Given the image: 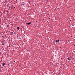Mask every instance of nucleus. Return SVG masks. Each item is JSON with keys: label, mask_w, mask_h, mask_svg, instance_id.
Instances as JSON below:
<instances>
[{"label": "nucleus", "mask_w": 75, "mask_h": 75, "mask_svg": "<svg viewBox=\"0 0 75 75\" xmlns=\"http://www.w3.org/2000/svg\"><path fill=\"white\" fill-rule=\"evenodd\" d=\"M59 40L58 39L57 40V42H59Z\"/></svg>", "instance_id": "nucleus-9"}, {"label": "nucleus", "mask_w": 75, "mask_h": 75, "mask_svg": "<svg viewBox=\"0 0 75 75\" xmlns=\"http://www.w3.org/2000/svg\"><path fill=\"white\" fill-rule=\"evenodd\" d=\"M5 64H6V63H3L2 64V66H3V67H4V65H5Z\"/></svg>", "instance_id": "nucleus-1"}, {"label": "nucleus", "mask_w": 75, "mask_h": 75, "mask_svg": "<svg viewBox=\"0 0 75 75\" xmlns=\"http://www.w3.org/2000/svg\"><path fill=\"white\" fill-rule=\"evenodd\" d=\"M2 37H3V38H4V36H2Z\"/></svg>", "instance_id": "nucleus-13"}, {"label": "nucleus", "mask_w": 75, "mask_h": 75, "mask_svg": "<svg viewBox=\"0 0 75 75\" xmlns=\"http://www.w3.org/2000/svg\"><path fill=\"white\" fill-rule=\"evenodd\" d=\"M7 12H8V13H9V12L8 11H7Z\"/></svg>", "instance_id": "nucleus-15"}, {"label": "nucleus", "mask_w": 75, "mask_h": 75, "mask_svg": "<svg viewBox=\"0 0 75 75\" xmlns=\"http://www.w3.org/2000/svg\"><path fill=\"white\" fill-rule=\"evenodd\" d=\"M12 34H13V33H12Z\"/></svg>", "instance_id": "nucleus-25"}, {"label": "nucleus", "mask_w": 75, "mask_h": 75, "mask_svg": "<svg viewBox=\"0 0 75 75\" xmlns=\"http://www.w3.org/2000/svg\"><path fill=\"white\" fill-rule=\"evenodd\" d=\"M6 27H9V24Z\"/></svg>", "instance_id": "nucleus-5"}, {"label": "nucleus", "mask_w": 75, "mask_h": 75, "mask_svg": "<svg viewBox=\"0 0 75 75\" xmlns=\"http://www.w3.org/2000/svg\"><path fill=\"white\" fill-rule=\"evenodd\" d=\"M13 34H16V32H14Z\"/></svg>", "instance_id": "nucleus-10"}, {"label": "nucleus", "mask_w": 75, "mask_h": 75, "mask_svg": "<svg viewBox=\"0 0 75 75\" xmlns=\"http://www.w3.org/2000/svg\"><path fill=\"white\" fill-rule=\"evenodd\" d=\"M22 5H24V4H24V3L23 4L22 3Z\"/></svg>", "instance_id": "nucleus-7"}, {"label": "nucleus", "mask_w": 75, "mask_h": 75, "mask_svg": "<svg viewBox=\"0 0 75 75\" xmlns=\"http://www.w3.org/2000/svg\"><path fill=\"white\" fill-rule=\"evenodd\" d=\"M56 42H58V40H56Z\"/></svg>", "instance_id": "nucleus-6"}, {"label": "nucleus", "mask_w": 75, "mask_h": 75, "mask_svg": "<svg viewBox=\"0 0 75 75\" xmlns=\"http://www.w3.org/2000/svg\"><path fill=\"white\" fill-rule=\"evenodd\" d=\"M26 24H28V25H30L31 24V22L28 23H26Z\"/></svg>", "instance_id": "nucleus-2"}, {"label": "nucleus", "mask_w": 75, "mask_h": 75, "mask_svg": "<svg viewBox=\"0 0 75 75\" xmlns=\"http://www.w3.org/2000/svg\"><path fill=\"white\" fill-rule=\"evenodd\" d=\"M17 1V0L16 1Z\"/></svg>", "instance_id": "nucleus-23"}, {"label": "nucleus", "mask_w": 75, "mask_h": 75, "mask_svg": "<svg viewBox=\"0 0 75 75\" xmlns=\"http://www.w3.org/2000/svg\"><path fill=\"white\" fill-rule=\"evenodd\" d=\"M67 59H68V60H69V61H71V59H69V58L68 57L67 58Z\"/></svg>", "instance_id": "nucleus-3"}, {"label": "nucleus", "mask_w": 75, "mask_h": 75, "mask_svg": "<svg viewBox=\"0 0 75 75\" xmlns=\"http://www.w3.org/2000/svg\"><path fill=\"white\" fill-rule=\"evenodd\" d=\"M8 65H9V64H8Z\"/></svg>", "instance_id": "nucleus-18"}, {"label": "nucleus", "mask_w": 75, "mask_h": 75, "mask_svg": "<svg viewBox=\"0 0 75 75\" xmlns=\"http://www.w3.org/2000/svg\"><path fill=\"white\" fill-rule=\"evenodd\" d=\"M9 8H10V7H9Z\"/></svg>", "instance_id": "nucleus-17"}, {"label": "nucleus", "mask_w": 75, "mask_h": 75, "mask_svg": "<svg viewBox=\"0 0 75 75\" xmlns=\"http://www.w3.org/2000/svg\"><path fill=\"white\" fill-rule=\"evenodd\" d=\"M14 8H15V7H14Z\"/></svg>", "instance_id": "nucleus-22"}, {"label": "nucleus", "mask_w": 75, "mask_h": 75, "mask_svg": "<svg viewBox=\"0 0 75 75\" xmlns=\"http://www.w3.org/2000/svg\"><path fill=\"white\" fill-rule=\"evenodd\" d=\"M18 35V34H17V35Z\"/></svg>", "instance_id": "nucleus-19"}, {"label": "nucleus", "mask_w": 75, "mask_h": 75, "mask_svg": "<svg viewBox=\"0 0 75 75\" xmlns=\"http://www.w3.org/2000/svg\"><path fill=\"white\" fill-rule=\"evenodd\" d=\"M17 29H18V30H19V29L20 28L19 27H17Z\"/></svg>", "instance_id": "nucleus-4"}, {"label": "nucleus", "mask_w": 75, "mask_h": 75, "mask_svg": "<svg viewBox=\"0 0 75 75\" xmlns=\"http://www.w3.org/2000/svg\"><path fill=\"white\" fill-rule=\"evenodd\" d=\"M50 18H49V19H50Z\"/></svg>", "instance_id": "nucleus-21"}, {"label": "nucleus", "mask_w": 75, "mask_h": 75, "mask_svg": "<svg viewBox=\"0 0 75 75\" xmlns=\"http://www.w3.org/2000/svg\"><path fill=\"white\" fill-rule=\"evenodd\" d=\"M17 37H18V36L17 35Z\"/></svg>", "instance_id": "nucleus-20"}, {"label": "nucleus", "mask_w": 75, "mask_h": 75, "mask_svg": "<svg viewBox=\"0 0 75 75\" xmlns=\"http://www.w3.org/2000/svg\"><path fill=\"white\" fill-rule=\"evenodd\" d=\"M72 25L73 26H74V25L73 24H72Z\"/></svg>", "instance_id": "nucleus-12"}, {"label": "nucleus", "mask_w": 75, "mask_h": 75, "mask_svg": "<svg viewBox=\"0 0 75 75\" xmlns=\"http://www.w3.org/2000/svg\"><path fill=\"white\" fill-rule=\"evenodd\" d=\"M28 2L29 4H30V1H29Z\"/></svg>", "instance_id": "nucleus-11"}, {"label": "nucleus", "mask_w": 75, "mask_h": 75, "mask_svg": "<svg viewBox=\"0 0 75 75\" xmlns=\"http://www.w3.org/2000/svg\"><path fill=\"white\" fill-rule=\"evenodd\" d=\"M16 62V61H14V62Z\"/></svg>", "instance_id": "nucleus-14"}, {"label": "nucleus", "mask_w": 75, "mask_h": 75, "mask_svg": "<svg viewBox=\"0 0 75 75\" xmlns=\"http://www.w3.org/2000/svg\"><path fill=\"white\" fill-rule=\"evenodd\" d=\"M2 45H4V43H2Z\"/></svg>", "instance_id": "nucleus-8"}, {"label": "nucleus", "mask_w": 75, "mask_h": 75, "mask_svg": "<svg viewBox=\"0 0 75 75\" xmlns=\"http://www.w3.org/2000/svg\"><path fill=\"white\" fill-rule=\"evenodd\" d=\"M36 22H37V21H36Z\"/></svg>", "instance_id": "nucleus-24"}, {"label": "nucleus", "mask_w": 75, "mask_h": 75, "mask_svg": "<svg viewBox=\"0 0 75 75\" xmlns=\"http://www.w3.org/2000/svg\"><path fill=\"white\" fill-rule=\"evenodd\" d=\"M52 25H51L50 27H52Z\"/></svg>", "instance_id": "nucleus-16"}]
</instances>
